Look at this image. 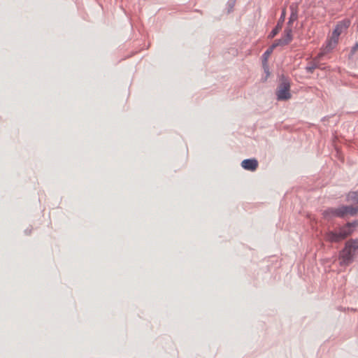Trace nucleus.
<instances>
[{"label":"nucleus","instance_id":"nucleus-8","mask_svg":"<svg viewBox=\"0 0 358 358\" xmlns=\"http://www.w3.org/2000/svg\"><path fill=\"white\" fill-rule=\"evenodd\" d=\"M289 10H290V16L289 17V21L287 22V26L291 27L292 24L297 20L298 19V5L297 3H292L289 6Z\"/></svg>","mask_w":358,"mask_h":358},{"label":"nucleus","instance_id":"nucleus-13","mask_svg":"<svg viewBox=\"0 0 358 358\" xmlns=\"http://www.w3.org/2000/svg\"><path fill=\"white\" fill-rule=\"evenodd\" d=\"M334 48V45L331 41H329L325 48L320 53H324V55L327 52H330Z\"/></svg>","mask_w":358,"mask_h":358},{"label":"nucleus","instance_id":"nucleus-16","mask_svg":"<svg viewBox=\"0 0 358 358\" xmlns=\"http://www.w3.org/2000/svg\"><path fill=\"white\" fill-rule=\"evenodd\" d=\"M273 50H274V48H273V46L271 45L267 49V50L263 54V57H264L265 61L267 59L268 57L272 53Z\"/></svg>","mask_w":358,"mask_h":358},{"label":"nucleus","instance_id":"nucleus-7","mask_svg":"<svg viewBox=\"0 0 358 358\" xmlns=\"http://www.w3.org/2000/svg\"><path fill=\"white\" fill-rule=\"evenodd\" d=\"M242 167L248 171H255L258 167V162L256 159H246L241 162Z\"/></svg>","mask_w":358,"mask_h":358},{"label":"nucleus","instance_id":"nucleus-2","mask_svg":"<svg viewBox=\"0 0 358 358\" xmlns=\"http://www.w3.org/2000/svg\"><path fill=\"white\" fill-rule=\"evenodd\" d=\"M275 94L278 101H287L291 98L290 83L285 76L281 78Z\"/></svg>","mask_w":358,"mask_h":358},{"label":"nucleus","instance_id":"nucleus-5","mask_svg":"<svg viewBox=\"0 0 358 358\" xmlns=\"http://www.w3.org/2000/svg\"><path fill=\"white\" fill-rule=\"evenodd\" d=\"M285 16H286V9L283 8L279 20H278V22H276V26L273 29V30L271 31V33L269 34V35L268 36L269 38H274L278 34L280 30L282 29V24L285 20Z\"/></svg>","mask_w":358,"mask_h":358},{"label":"nucleus","instance_id":"nucleus-10","mask_svg":"<svg viewBox=\"0 0 358 358\" xmlns=\"http://www.w3.org/2000/svg\"><path fill=\"white\" fill-rule=\"evenodd\" d=\"M281 38L283 39L284 43H285V45H288L292 41L293 36L292 27H287L285 29L284 35Z\"/></svg>","mask_w":358,"mask_h":358},{"label":"nucleus","instance_id":"nucleus-14","mask_svg":"<svg viewBox=\"0 0 358 358\" xmlns=\"http://www.w3.org/2000/svg\"><path fill=\"white\" fill-rule=\"evenodd\" d=\"M271 45L273 46V48H275L276 47L285 46L286 45H285V43H284L283 39L280 38V39L275 40Z\"/></svg>","mask_w":358,"mask_h":358},{"label":"nucleus","instance_id":"nucleus-19","mask_svg":"<svg viewBox=\"0 0 358 358\" xmlns=\"http://www.w3.org/2000/svg\"><path fill=\"white\" fill-rule=\"evenodd\" d=\"M346 225L348 227H350L351 229L352 227H357L358 225V222L357 221H355L353 222H348Z\"/></svg>","mask_w":358,"mask_h":358},{"label":"nucleus","instance_id":"nucleus-12","mask_svg":"<svg viewBox=\"0 0 358 358\" xmlns=\"http://www.w3.org/2000/svg\"><path fill=\"white\" fill-rule=\"evenodd\" d=\"M347 242L348 245H350L355 252L358 250V239H350Z\"/></svg>","mask_w":358,"mask_h":358},{"label":"nucleus","instance_id":"nucleus-18","mask_svg":"<svg viewBox=\"0 0 358 358\" xmlns=\"http://www.w3.org/2000/svg\"><path fill=\"white\" fill-rule=\"evenodd\" d=\"M350 197L351 199L357 201L358 203V190L356 192H352L350 193Z\"/></svg>","mask_w":358,"mask_h":358},{"label":"nucleus","instance_id":"nucleus-17","mask_svg":"<svg viewBox=\"0 0 358 358\" xmlns=\"http://www.w3.org/2000/svg\"><path fill=\"white\" fill-rule=\"evenodd\" d=\"M235 3L236 0H229L227 3L228 13H231L233 10Z\"/></svg>","mask_w":358,"mask_h":358},{"label":"nucleus","instance_id":"nucleus-6","mask_svg":"<svg viewBox=\"0 0 358 358\" xmlns=\"http://www.w3.org/2000/svg\"><path fill=\"white\" fill-rule=\"evenodd\" d=\"M324 56V53H319L317 57H315L313 62L309 64L306 67V70L309 73H313L315 69H323V68L321 66L320 64V59L322 57Z\"/></svg>","mask_w":358,"mask_h":358},{"label":"nucleus","instance_id":"nucleus-9","mask_svg":"<svg viewBox=\"0 0 358 358\" xmlns=\"http://www.w3.org/2000/svg\"><path fill=\"white\" fill-rule=\"evenodd\" d=\"M325 239L326 241L331 243H338L343 240L341 237L339 232L337 233L334 231H329L326 233Z\"/></svg>","mask_w":358,"mask_h":358},{"label":"nucleus","instance_id":"nucleus-15","mask_svg":"<svg viewBox=\"0 0 358 358\" xmlns=\"http://www.w3.org/2000/svg\"><path fill=\"white\" fill-rule=\"evenodd\" d=\"M357 50H358V41L355 43L354 46L352 47L350 55H349V58H352L355 55V54Z\"/></svg>","mask_w":358,"mask_h":358},{"label":"nucleus","instance_id":"nucleus-20","mask_svg":"<svg viewBox=\"0 0 358 358\" xmlns=\"http://www.w3.org/2000/svg\"><path fill=\"white\" fill-rule=\"evenodd\" d=\"M264 71H265V72H266V78L269 76L268 68L267 66H266V67H265V68H264Z\"/></svg>","mask_w":358,"mask_h":358},{"label":"nucleus","instance_id":"nucleus-3","mask_svg":"<svg viewBox=\"0 0 358 358\" xmlns=\"http://www.w3.org/2000/svg\"><path fill=\"white\" fill-rule=\"evenodd\" d=\"M355 252L348 245V242L345 243V248L340 252L339 259H341V265H348L354 259Z\"/></svg>","mask_w":358,"mask_h":358},{"label":"nucleus","instance_id":"nucleus-11","mask_svg":"<svg viewBox=\"0 0 358 358\" xmlns=\"http://www.w3.org/2000/svg\"><path fill=\"white\" fill-rule=\"evenodd\" d=\"M352 233V230L350 227H348L347 225H345V227H342L340 229V231H339L341 237V238L343 240L346 238Z\"/></svg>","mask_w":358,"mask_h":358},{"label":"nucleus","instance_id":"nucleus-1","mask_svg":"<svg viewBox=\"0 0 358 358\" xmlns=\"http://www.w3.org/2000/svg\"><path fill=\"white\" fill-rule=\"evenodd\" d=\"M358 212V208L352 206H341L338 208H329L323 212V215L327 219L332 217H344L346 215H355Z\"/></svg>","mask_w":358,"mask_h":358},{"label":"nucleus","instance_id":"nucleus-4","mask_svg":"<svg viewBox=\"0 0 358 358\" xmlns=\"http://www.w3.org/2000/svg\"><path fill=\"white\" fill-rule=\"evenodd\" d=\"M350 24V22L348 20H344L343 21L339 22L336 28L334 29L332 33V40L334 41V43L336 44L337 43L338 36L341 34L345 29L348 28Z\"/></svg>","mask_w":358,"mask_h":358}]
</instances>
